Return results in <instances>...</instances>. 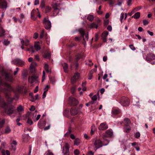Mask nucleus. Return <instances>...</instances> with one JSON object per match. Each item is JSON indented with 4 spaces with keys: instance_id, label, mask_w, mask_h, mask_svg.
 <instances>
[{
    "instance_id": "f03ea898",
    "label": "nucleus",
    "mask_w": 155,
    "mask_h": 155,
    "mask_svg": "<svg viewBox=\"0 0 155 155\" xmlns=\"http://www.w3.org/2000/svg\"><path fill=\"white\" fill-rule=\"evenodd\" d=\"M95 147L97 149L103 146L102 141L99 139L94 138L92 140Z\"/></svg>"
},
{
    "instance_id": "473e14b6",
    "label": "nucleus",
    "mask_w": 155,
    "mask_h": 155,
    "mask_svg": "<svg viewBox=\"0 0 155 155\" xmlns=\"http://www.w3.org/2000/svg\"><path fill=\"white\" fill-rule=\"evenodd\" d=\"M134 136L136 138L138 139L140 136V134L139 132H137L134 134Z\"/></svg>"
},
{
    "instance_id": "2eb2a0df",
    "label": "nucleus",
    "mask_w": 155,
    "mask_h": 155,
    "mask_svg": "<svg viewBox=\"0 0 155 155\" xmlns=\"http://www.w3.org/2000/svg\"><path fill=\"white\" fill-rule=\"evenodd\" d=\"M69 101L74 106L76 105L78 103V101L76 99L72 97L70 98Z\"/></svg>"
},
{
    "instance_id": "8fccbe9b",
    "label": "nucleus",
    "mask_w": 155,
    "mask_h": 155,
    "mask_svg": "<svg viewBox=\"0 0 155 155\" xmlns=\"http://www.w3.org/2000/svg\"><path fill=\"white\" fill-rule=\"evenodd\" d=\"M130 48L133 51H134L136 49L135 47L133 45H129Z\"/></svg>"
},
{
    "instance_id": "a19ab883",
    "label": "nucleus",
    "mask_w": 155,
    "mask_h": 155,
    "mask_svg": "<svg viewBox=\"0 0 155 155\" xmlns=\"http://www.w3.org/2000/svg\"><path fill=\"white\" fill-rule=\"evenodd\" d=\"M45 72L44 71H43V73H42V81H43L45 79Z\"/></svg>"
},
{
    "instance_id": "9b49d317",
    "label": "nucleus",
    "mask_w": 155,
    "mask_h": 155,
    "mask_svg": "<svg viewBox=\"0 0 155 155\" xmlns=\"http://www.w3.org/2000/svg\"><path fill=\"white\" fill-rule=\"evenodd\" d=\"M5 80L8 81L12 82L13 81L12 76L10 75L8 73H5Z\"/></svg>"
},
{
    "instance_id": "5701e85b",
    "label": "nucleus",
    "mask_w": 155,
    "mask_h": 155,
    "mask_svg": "<svg viewBox=\"0 0 155 155\" xmlns=\"http://www.w3.org/2000/svg\"><path fill=\"white\" fill-rule=\"evenodd\" d=\"M140 16V13L139 12H137L132 17L135 19H138L139 18Z\"/></svg>"
},
{
    "instance_id": "20e7f679",
    "label": "nucleus",
    "mask_w": 155,
    "mask_h": 155,
    "mask_svg": "<svg viewBox=\"0 0 155 155\" xmlns=\"http://www.w3.org/2000/svg\"><path fill=\"white\" fill-rule=\"evenodd\" d=\"M69 148V145L68 143H66L63 147L62 153L64 155H70Z\"/></svg>"
},
{
    "instance_id": "a211bd4d",
    "label": "nucleus",
    "mask_w": 155,
    "mask_h": 155,
    "mask_svg": "<svg viewBox=\"0 0 155 155\" xmlns=\"http://www.w3.org/2000/svg\"><path fill=\"white\" fill-rule=\"evenodd\" d=\"M45 124V120L42 121H39L38 124V126L39 128L42 129L43 128Z\"/></svg>"
},
{
    "instance_id": "de8ad7c7",
    "label": "nucleus",
    "mask_w": 155,
    "mask_h": 155,
    "mask_svg": "<svg viewBox=\"0 0 155 155\" xmlns=\"http://www.w3.org/2000/svg\"><path fill=\"white\" fill-rule=\"evenodd\" d=\"M74 153L75 155H78L79 154V151L78 149H76L74 151Z\"/></svg>"
},
{
    "instance_id": "39448f33",
    "label": "nucleus",
    "mask_w": 155,
    "mask_h": 155,
    "mask_svg": "<svg viewBox=\"0 0 155 155\" xmlns=\"http://www.w3.org/2000/svg\"><path fill=\"white\" fill-rule=\"evenodd\" d=\"M43 23L45 27L47 29H50L51 27V24L50 21L48 18H45L43 21Z\"/></svg>"
},
{
    "instance_id": "bf43d9fd",
    "label": "nucleus",
    "mask_w": 155,
    "mask_h": 155,
    "mask_svg": "<svg viewBox=\"0 0 155 155\" xmlns=\"http://www.w3.org/2000/svg\"><path fill=\"white\" fill-rule=\"evenodd\" d=\"M108 32L107 31H105L102 34V36H104L107 37V36L108 35Z\"/></svg>"
},
{
    "instance_id": "603ef678",
    "label": "nucleus",
    "mask_w": 155,
    "mask_h": 155,
    "mask_svg": "<svg viewBox=\"0 0 155 155\" xmlns=\"http://www.w3.org/2000/svg\"><path fill=\"white\" fill-rule=\"evenodd\" d=\"M27 122L28 124H29L30 125H32L33 124V122H32V120H31L29 118L28 119Z\"/></svg>"
},
{
    "instance_id": "9d476101",
    "label": "nucleus",
    "mask_w": 155,
    "mask_h": 155,
    "mask_svg": "<svg viewBox=\"0 0 155 155\" xmlns=\"http://www.w3.org/2000/svg\"><path fill=\"white\" fill-rule=\"evenodd\" d=\"M7 2L5 0H0V8L6 9L7 7Z\"/></svg>"
},
{
    "instance_id": "6e6d98bb",
    "label": "nucleus",
    "mask_w": 155,
    "mask_h": 155,
    "mask_svg": "<svg viewBox=\"0 0 155 155\" xmlns=\"http://www.w3.org/2000/svg\"><path fill=\"white\" fill-rule=\"evenodd\" d=\"M16 70L14 72V75H16L17 74L18 72L19 71V68H18L17 67L16 68Z\"/></svg>"
},
{
    "instance_id": "5fc2aeb1",
    "label": "nucleus",
    "mask_w": 155,
    "mask_h": 155,
    "mask_svg": "<svg viewBox=\"0 0 155 155\" xmlns=\"http://www.w3.org/2000/svg\"><path fill=\"white\" fill-rule=\"evenodd\" d=\"M109 21L108 19H106L104 21V25L106 26L109 24Z\"/></svg>"
},
{
    "instance_id": "09e8293b",
    "label": "nucleus",
    "mask_w": 155,
    "mask_h": 155,
    "mask_svg": "<svg viewBox=\"0 0 155 155\" xmlns=\"http://www.w3.org/2000/svg\"><path fill=\"white\" fill-rule=\"evenodd\" d=\"M24 45L26 46H28L29 45V40L26 39L25 41H24Z\"/></svg>"
},
{
    "instance_id": "c756f323",
    "label": "nucleus",
    "mask_w": 155,
    "mask_h": 155,
    "mask_svg": "<svg viewBox=\"0 0 155 155\" xmlns=\"http://www.w3.org/2000/svg\"><path fill=\"white\" fill-rule=\"evenodd\" d=\"M20 42L21 44V48L22 49H24V41L21 38H20Z\"/></svg>"
},
{
    "instance_id": "37998d69",
    "label": "nucleus",
    "mask_w": 155,
    "mask_h": 155,
    "mask_svg": "<svg viewBox=\"0 0 155 155\" xmlns=\"http://www.w3.org/2000/svg\"><path fill=\"white\" fill-rule=\"evenodd\" d=\"M93 77L92 73L91 72H90L88 75V79L89 80H91Z\"/></svg>"
},
{
    "instance_id": "6ab92c4d",
    "label": "nucleus",
    "mask_w": 155,
    "mask_h": 155,
    "mask_svg": "<svg viewBox=\"0 0 155 155\" xmlns=\"http://www.w3.org/2000/svg\"><path fill=\"white\" fill-rule=\"evenodd\" d=\"M88 27L89 28H98V25L96 24L95 23L93 22L90 24L88 26Z\"/></svg>"
},
{
    "instance_id": "aec40b11",
    "label": "nucleus",
    "mask_w": 155,
    "mask_h": 155,
    "mask_svg": "<svg viewBox=\"0 0 155 155\" xmlns=\"http://www.w3.org/2000/svg\"><path fill=\"white\" fill-rule=\"evenodd\" d=\"M124 121L125 124L128 125L131 124V122L130 119L128 118H125L124 119Z\"/></svg>"
},
{
    "instance_id": "f257e3e1",
    "label": "nucleus",
    "mask_w": 155,
    "mask_h": 155,
    "mask_svg": "<svg viewBox=\"0 0 155 155\" xmlns=\"http://www.w3.org/2000/svg\"><path fill=\"white\" fill-rule=\"evenodd\" d=\"M11 62L12 64L20 67H23L25 64V61L22 59L19 58L13 59Z\"/></svg>"
},
{
    "instance_id": "cd10ccee",
    "label": "nucleus",
    "mask_w": 155,
    "mask_h": 155,
    "mask_svg": "<svg viewBox=\"0 0 155 155\" xmlns=\"http://www.w3.org/2000/svg\"><path fill=\"white\" fill-rule=\"evenodd\" d=\"M0 30H1V32L0 34V36L2 37L4 35L5 33V30L2 27H0Z\"/></svg>"
},
{
    "instance_id": "58836bf2",
    "label": "nucleus",
    "mask_w": 155,
    "mask_h": 155,
    "mask_svg": "<svg viewBox=\"0 0 155 155\" xmlns=\"http://www.w3.org/2000/svg\"><path fill=\"white\" fill-rule=\"evenodd\" d=\"M5 145H6V143L5 142H2V143L1 145V146L0 148V150H2V148H4L5 147Z\"/></svg>"
},
{
    "instance_id": "4468645a",
    "label": "nucleus",
    "mask_w": 155,
    "mask_h": 155,
    "mask_svg": "<svg viewBox=\"0 0 155 155\" xmlns=\"http://www.w3.org/2000/svg\"><path fill=\"white\" fill-rule=\"evenodd\" d=\"M7 106V104L4 101V100L0 96V107L4 108Z\"/></svg>"
},
{
    "instance_id": "e2e57ef3",
    "label": "nucleus",
    "mask_w": 155,
    "mask_h": 155,
    "mask_svg": "<svg viewBox=\"0 0 155 155\" xmlns=\"http://www.w3.org/2000/svg\"><path fill=\"white\" fill-rule=\"evenodd\" d=\"M94 155V153L91 151H88L87 154V155Z\"/></svg>"
},
{
    "instance_id": "052dcab7",
    "label": "nucleus",
    "mask_w": 155,
    "mask_h": 155,
    "mask_svg": "<svg viewBox=\"0 0 155 155\" xmlns=\"http://www.w3.org/2000/svg\"><path fill=\"white\" fill-rule=\"evenodd\" d=\"M49 88V87L48 85H47L45 87L44 89V92H47L48 90V89Z\"/></svg>"
},
{
    "instance_id": "e433bc0d",
    "label": "nucleus",
    "mask_w": 155,
    "mask_h": 155,
    "mask_svg": "<svg viewBox=\"0 0 155 155\" xmlns=\"http://www.w3.org/2000/svg\"><path fill=\"white\" fill-rule=\"evenodd\" d=\"M34 47L35 49L37 50V51H38L41 48L40 46L37 44L35 45Z\"/></svg>"
},
{
    "instance_id": "ddd939ff",
    "label": "nucleus",
    "mask_w": 155,
    "mask_h": 155,
    "mask_svg": "<svg viewBox=\"0 0 155 155\" xmlns=\"http://www.w3.org/2000/svg\"><path fill=\"white\" fill-rule=\"evenodd\" d=\"M37 78L38 77L35 76H33L31 77H29L28 78V81L30 83L32 84L34 82L37 81Z\"/></svg>"
},
{
    "instance_id": "774afa93",
    "label": "nucleus",
    "mask_w": 155,
    "mask_h": 155,
    "mask_svg": "<svg viewBox=\"0 0 155 155\" xmlns=\"http://www.w3.org/2000/svg\"><path fill=\"white\" fill-rule=\"evenodd\" d=\"M107 29L109 31H111L112 30V27L111 26L109 25L107 27Z\"/></svg>"
},
{
    "instance_id": "6e6552de",
    "label": "nucleus",
    "mask_w": 155,
    "mask_h": 155,
    "mask_svg": "<svg viewBox=\"0 0 155 155\" xmlns=\"http://www.w3.org/2000/svg\"><path fill=\"white\" fill-rule=\"evenodd\" d=\"M15 110V107L13 106H11L8 110H5V113L9 115L12 114Z\"/></svg>"
},
{
    "instance_id": "7ed1b4c3",
    "label": "nucleus",
    "mask_w": 155,
    "mask_h": 155,
    "mask_svg": "<svg viewBox=\"0 0 155 155\" xmlns=\"http://www.w3.org/2000/svg\"><path fill=\"white\" fill-rule=\"evenodd\" d=\"M120 102L121 105L124 106H128L130 103L129 99L126 97H123L120 99Z\"/></svg>"
},
{
    "instance_id": "412c9836",
    "label": "nucleus",
    "mask_w": 155,
    "mask_h": 155,
    "mask_svg": "<svg viewBox=\"0 0 155 155\" xmlns=\"http://www.w3.org/2000/svg\"><path fill=\"white\" fill-rule=\"evenodd\" d=\"M71 113L72 115H76L78 113L77 110L76 109H71Z\"/></svg>"
},
{
    "instance_id": "a878e982",
    "label": "nucleus",
    "mask_w": 155,
    "mask_h": 155,
    "mask_svg": "<svg viewBox=\"0 0 155 155\" xmlns=\"http://www.w3.org/2000/svg\"><path fill=\"white\" fill-rule=\"evenodd\" d=\"M5 95L8 101L9 102L10 101L12 102L13 99L12 98L9 97L8 95L7 94L5 93Z\"/></svg>"
},
{
    "instance_id": "393cba45",
    "label": "nucleus",
    "mask_w": 155,
    "mask_h": 155,
    "mask_svg": "<svg viewBox=\"0 0 155 155\" xmlns=\"http://www.w3.org/2000/svg\"><path fill=\"white\" fill-rule=\"evenodd\" d=\"M44 57L46 58H51V53H45L44 54Z\"/></svg>"
},
{
    "instance_id": "f8f14e48",
    "label": "nucleus",
    "mask_w": 155,
    "mask_h": 155,
    "mask_svg": "<svg viewBox=\"0 0 155 155\" xmlns=\"http://www.w3.org/2000/svg\"><path fill=\"white\" fill-rule=\"evenodd\" d=\"M108 128V125L106 123H101L99 127V130H105Z\"/></svg>"
},
{
    "instance_id": "f704fd0d",
    "label": "nucleus",
    "mask_w": 155,
    "mask_h": 155,
    "mask_svg": "<svg viewBox=\"0 0 155 155\" xmlns=\"http://www.w3.org/2000/svg\"><path fill=\"white\" fill-rule=\"evenodd\" d=\"M17 110L18 112H22L24 110V109L22 108L21 106L20 105L19 107H18Z\"/></svg>"
},
{
    "instance_id": "ea45409f",
    "label": "nucleus",
    "mask_w": 155,
    "mask_h": 155,
    "mask_svg": "<svg viewBox=\"0 0 155 155\" xmlns=\"http://www.w3.org/2000/svg\"><path fill=\"white\" fill-rule=\"evenodd\" d=\"M10 41L8 40H5L3 42V44L5 45H7L10 44Z\"/></svg>"
},
{
    "instance_id": "0eeeda50",
    "label": "nucleus",
    "mask_w": 155,
    "mask_h": 155,
    "mask_svg": "<svg viewBox=\"0 0 155 155\" xmlns=\"http://www.w3.org/2000/svg\"><path fill=\"white\" fill-rule=\"evenodd\" d=\"M80 77L79 74L78 73H75L71 80V82L72 84H74L76 82L77 80Z\"/></svg>"
},
{
    "instance_id": "f3484780",
    "label": "nucleus",
    "mask_w": 155,
    "mask_h": 155,
    "mask_svg": "<svg viewBox=\"0 0 155 155\" xmlns=\"http://www.w3.org/2000/svg\"><path fill=\"white\" fill-rule=\"evenodd\" d=\"M105 133L106 134L105 136L108 137H111L113 134V132L112 130L110 129L107 130Z\"/></svg>"
},
{
    "instance_id": "0e129e2a",
    "label": "nucleus",
    "mask_w": 155,
    "mask_h": 155,
    "mask_svg": "<svg viewBox=\"0 0 155 155\" xmlns=\"http://www.w3.org/2000/svg\"><path fill=\"white\" fill-rule=\"evenodd\" d=\"M35 107L33 106H31L30 109V110L31 111H33L35 110Z\"/></svg>"
},
{
    "instance_id": "49530a36",
    "label": "nucleus",
    "mask_w": 155,
    "mask_h": 155,
    "mask_svg": "<svg viewBox=\"0 0 155 155\" xmlns=\"http://www.w3.org/2000/svg\"><path fill=\"white\" fill-rule=\"evenodd\" d=\"M45 32V31L44 30H41V33L40 35V38H43V37L44 34Z\"/></svg>"
},
{
    "instance_id": "4c0bfd02",
    "label": "nucleus",
    "mask_w": 155,
    "mask_h": 155,
    "mask_svg": "<svg viewBox=\"0 0 155 155\" xmlns=\"http://www.w3.org/2000/svg\"><path fill=\"white\" fill-rule=\"evenodd\" d=\"M45 1L44 0H42L41 2L40 6L42 8H43L45 6Z\"/></svg>"
},
{
    "instance_id": "a18cd8bd",
    "label": "nucleus",
    "mask_w": 155,
    "mask_h": 155,
    "mask_svg": "<svg viewBox=\"0 0 155 155\" xmlns=\"http://www.w3.org/2000/svg\"><path fill=\"white\" fill-rule=\"evenodd\" d=\"M91 100L93 101H96L97 99V96L96 95H94L93 97H91Z\"/></svg>"
},
{
    "instance_id": "69168bd1",
    "label": "nucleus",
    "mask_w": 155,
    "mask_h": 155,
    "mask_svg": "<svg viewBox=\"0 0 155 155\" xmlns=\"http://www.w3.org/2000/svg\"><path fill=\"white\" fill-rule=\"evenodd\" d=\"M148 23V21L146 20H143V24L144 25H147Z\"/></svg>"
},
{
    "instance_id": "680f3d73",
    "label": "nucleus",
    "mask_w": 155,
    "mask_h": 155,
    "mask_svg": "<svg viewBox=\"0 0 155 155\" xmlns=\"http://www.w3.org/2000/svg\"><path fill=\"white\" fill-rule=\"evenodd\" d=\"M38 37V34L37 33H35L34 34L33 38H37Z\"/></svg>"
},
{
    "instance_id": "1a4fd4ad",
    "label": "nucleus",
    "mask_w": 155,
    "mask_h": 155,
    "mask_svg": "<svg viewBox=\"0 0 155 155\" xmlns=\"http://www.w3.org/2000/svg\"><path fill=\"white\" fill-rule=\"evenodd\" d=\"M2 84L7 87L8 91H10L12 90V88L9 84L6 83H3L2 81L0 80V86L2 85Z\"/></svg>"
},
{
    "instance_id": "bb28decb",
    "label": "nucleus",
    "mask_w": 155,
    "mask_h": 155,
    "mask_svg": "<svg viewBox=\"0 0 155 155\" xmlns=\"http://www.w3.org/2000/svg\"><path fill=\"white\" fill-rule=\"evenodd\" d=\"M87 19L89 21H92L94 19V17L93 15H90L88 16Z\"/></svg>"
},
{
    "instance_id": "c03bdc74",
    "label": "nucleus",
    "mask_w": 155,
    "mask_h": 155,
    "mask_svg": "<svg viewBox=\"0 0 155 155\" xmlns=\"http://www.w3.org/2000/svg\"><path fill=\"white\" fill-rule=\"evenodd\" d=\"M36 13V12L35 10H33L31 12V16H35V14Z\"/></svg>"
},
{
    "instance_id": "7c9ffc66",
    "label": "nucleus",
    "mask_w": 155,
    "mask_h": 155,
    "mask_svg": "<svg viewBox=\"0 0 155 155\" xmlns=\"http://www.w3.org/2000/svg\"><path fill=\"white\" fill-rule=\"evenodd\" d=\"M5 123V120L4 119H3L0 121V128H2L4 126Z\"/></svg>"
},
{
    "instance_id": "72a5a7b5",
    "label": "nucleus",
    "mask_w": 155,
    "mask_h": 155,
    "mask_svg": "<svg viewBox=\"0 0 155 155\" xmlns=\"http://www.w3.org/2000/svg\"><path fill=\"white\" fill-rule=\"evenodd\" d=\"M60 10L58 9H56L54 10V15H56L59 12Z\"/></svg>"
},
{
    "instance_id": "338daca9",
    "label": "nucleus",
    "mask_w": 155,
    "mask_h": 155,
    "mask_svg": "<svg viewBox=\"0 0 155 155\" xmlns=\"http://www.w3.org/2000/svg\"><path fill=\"white\" fill-rule=\"evenodd\" d=\"M107 37L102 36V39L104 42H106L107 41Z\"/></svg>"
},
{
    "instance_id": "13d9d810",
    "label": "nucleus",
    "mask_w": 155,
    "mask_h": 155,
    "mask_svg": "<svg viewBox=\"0 0 155 155\" xmlns=\"http://www.w3.org/2000/svg\"><path fill=\"white\" fill-rule=\"evenodd\" d=\"M84 137L87 140H89L90 137H88L86 134H84Z\"/></svg>"
},
{
    "instance_id": "4d7b16f0",
    "label": "nucleus",
    "mask_w": 155,
    "mask_h": 155,
    "mask_svg": "<svg viewBox=\"0 0 155 155\" xmlns=\"http://www.w3.org/2000/svg\"><path fill=\"white\" fill-rule=\"evenodd\" d=\"M124 13H122L121 14L120 17V20L121 21H122V20L123 19L124 17Z\"/></svg>"
},
{
    "instance_id": "864d4df0",
    "label": "nucleus",
    "mask_w": 155,
    "mask_h": 155,
    "mask_svg": "<svg viewBox=\"0 0 155 155\" xmlns=\"http://www.w3.org/2000/svg\"><path fill=\"white\" fill-rule=\"evenodd\" d=\"M51 8L50 7L48 6L46 8L45 11L46 12H49L51 11Z\"/></svg>"
},
{
    "instance_id": "3c124183",
    "label": "nucleus",
    "mask_w": 155,
    "mask_h": 155,
    "mask_svg": "<svg viewBox=\"0 0 155 155\" xmlns=\"http://www.w3.org/2000/svg\"><path fill=\"white\" fill-rule=\"evenodd\" d=\"M132 102L134 103L135 102L137 103L139 102L138 99L137 98H135L133 99Z\"/></svg>"
},
{
    "instance_id": "423d86ee",
    "label": "nucleus",
    "mask_w": 155,
    "mask_h": 155,
    "mask_svg": "<svg viewBox=\"0 0 155 155\" xmlns=\"http://www.w3.org/2000/svg\"><path fill=\"white\" fill-rule=\"evenodd\" d=\"M79 31L83 36V39L84 41H87L88 40V33L87 32V33L85 34L84 30L82 28L80 29L79 30Z\"/></svg>"
},
{
    "instance_id": "4be33fe9",
    "label": "nucleus",
    "mask_w": 155,
    "mask_h": 155,
    "mask_svg": "<svg viewBox=\"0 0 155 155\" xmlns=\"http://www.w3.org/2000/svg\"><path fill=\"white\" fill-rule=\"evenodd\" d=\"M11 132V129L10 127L8 126L6 127L5 129L4 133L5 134H8Z\"/></svg>"
},
{
    "instance_id": "b1692460",
    "label": "nucleus",
    "mask_w": 155,
    "mask_h": 155,
    "mask_svg": "<svg viewBox=\"0 0 155 155\" xmlns=\"http://www.w3.org/2000/svg\"><path fill=\"white\" fill-rule=\"evenodd\" d=\"M63 66L65 72H67L68 71V64L66 63H64L63 64Z\"/></svg>"
},
{
    "instance_id": "c85d7f7f",
    "label": "nucleus",
    "mask_w": 155,
    "mask_h": 155,
    "mask_svg": "<svg viewBox=\"0 0 155 155\" xmlns=\"http://www.w3.org/2000/svg\"><path fill=\"white\" fill-rule=\"evenodd\" d=\"M113 114L116 115L120 113V111L118 109H114L112 112Z\"/></svg>"
},
{
    "instance_id": "79ce46f5",
    "label": "nucleus",
    "mask_w": 155,
    "mask_h": 155,
    "mask_svg": "<svg viewBox=\"0 0 155 155\" xmlns=\"http://www.w3.org/2000/svg\"><path fill=\"white\" fill-rule=\"evenodd\" d=\"M58 5L57 3H55L53 5V8L54 10L56 9H58Z\"/></svg>"
},
{
    "instance_id": "c9c22d12",
    "label": "nucleus",
    "mask_w": 155,
    "mask_h": 155,
    "mask_svg": "<svg viewBox=\"0 0 155 155\" xmlns=\"http://www.w3.org/2000/svg\"><path fill=\"white\" fill-rule=\"evenodd\" d=\"M46 155H54V153L50 150H48L45 153Z\"/></svg>"
},
{
    "instance_id": "2f4dec72",
    "label": "nucleus",
    "mask_w": 155,
    "mask_h": 155,
    "mask_svg": "<svg viewBox=\"0 0 155 155\" xmlns=\"http://www.w3.org/2000/svg\"><path fill=\"white\" fill-rule=\"evenodd\" d=\"M80 144V141L79 139H76L74 141V145H78Z\"/></svg>"
},
{
    "instance_id": "dca6fc26",
    "label": "nucleus",
    "mask_w": 155,
    "mask_h": 155,
    "mask_svg": "<svg viewBox=\"0 0 155 155\" xmlns=\"http://www.w3.org/2000/svg\"><path fill=\"white\" fill-rule=\"evenodd\" d=\"M123 129L124 131V132L128 133L131 130V127L128 125L125 124Z\"/></svg>"
}]
</instances>
